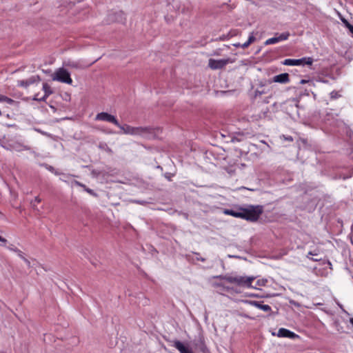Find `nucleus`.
Returning <instances> with one entry per match:
<instances>
[{
    "label": "nucleus",
    "instance_id": "1",
    "mask_svg": "<svg viewBox=\"0 0 353 353\" xmlns=\"http://www.w3.org/2000/svg\"><path fill=\"white\" fill-rule=\"evenodd\" d=\"M216 278L223 279L230 283L236 284L237 286L244 288H252V283L255 280V277L253 276H247L237 274L220 275L216 276Z\"/></svg>",
    "mask_w": 353,
    "mask_h": 353
},
{
    "label": "nucleus",
    "instance_id": "2",
    "mask_svg": "<svg viewBox=\"0 0 353 353\" xmlns=\"http://www.w3.org/2000/svg\"><path fill=\"white\" fill-rule=\"evenodd\" d=\"M263 213L261 205H249L247 208H241V219L252 222L256 221Z\"/></svg>",
    "mask_w": 353,
    "mask_h": 353
},
{
    "label": "nucleus",
    "instance_id": "3",
    "mask_svg": "<svg viewBox=\"0 0 353 353\" xmlns=\"http://www.w3.org/2000/svg\"><path fill=\"white\" fill-rule=\"evenodd\" d=\"M118 127L123 131V134L132 136L146 137L151 133V128L149 127H133L127 124H120V126Z\"/></svg>",
    "mask_w": 353,
    "mask_h": 353
},
{
    "label": "nucleus",
    "instance_id": "4",
    "mask_svg": "<svg viewBox=\"0 0 353 353\" xmlns=\"http://www.w3.org/2000/svg\"><path fill=\"white\" fill-rule=\"evenodd\" d=\"M52 80L67 83L69 85H71L72 83V79L70 77V72L63 68H59L54 72L52 77Z\"/></svg>",
    "mask_w": 353,
    "mask_h": 353
},
{
    "label": "nucleus",
    "instance_id": "5",
    "mask_svg": "<svg viewBox=\"0 0 353 353\" xmlns=\"http://www.w3.org/2000/svg\"><path fill=\"white\" fill-rule=\"evenodd\" d=\"M313 63V59L311 57H303L299 59H286L283 61L285 65H310Z\"/></svg>",
    "mask_w": 353,
    "mask_h": 353
},
{
    "label": "nucleus",
    "instance_id": "6",
    "mask_svg": "<svg viewBox=\"0 0 353 353\" xmlns=\"http://www.w3.org/2000/svg\"><path fill=\"white\" fill-rule=\"evenodd\" d=\"M232 62V60L230 58L221 59H210L208 66L212 70H219L223 68L227 64Z\"/></svg>",
    "mask_w": 353,
    "mask_h": 353
},
{
    "label": "nucleus",
    "instance_id": "7",
    "mask_svg": "<svg viewBox=\"0 0 353 353\" xmlns=\"http://www.w3.org/2000/svg\"><path fill=\"white\" fill-rule=\"evenodd\" d=\"M290 36V34L289 32H285L281 34L276 33L274 37L270 38L265 41V45H272L279 42L286 41L289 39Z\"/></svg>",
    "mask_w": 353,
    "mask_h": 353
},
{
    "label": "nucleus",
    "instance_id": "8",
    "mask_svg": "<svg viewBox=\"0 0 353 353\" xmlns=\"http://www.w3.org/2000/svg\"><path fill=\"white\" fill-rule=\"evenodd\" d=\"M95 120L107 121L114 124L117 127L120 126V123H119L116 117L112 114H108V112H102L98 113L96 115Z\"/></svg>",
    "mask_w": 353,
    "mask_h": 353
},
{
    "label": "nucleus",
    "instance_id": "9",
    "mask_svg": "<svg viewBox=\"0 0 353 353\" xmlns=\"http://www.w3.org/2000/svg\"><path fill=\"white\" fill-rule=\"evenodd\" d=\"M63 65L65 66L69 67L70 68H74L77 70H81L87 68L88 65L85 63L81 60H68L63 62Z\"/></svg>",
    "mask_w": 353,
    "mask_h": 353
},
{
    "label": "nucleus",
    "instance_id": "10",
    "mask_svg": "<svg viewBox=\"0 0 353 353\" xmlns=\"http://www.w3.org/2000/svg\"><path fill=\"white\" fill-rule=\"evenodd\" d=\"M6 149L16 152H22L23 150H30V148L21 142L15 141L9 143L6 147Z\"/></svg>",
    "mask_w": 353,
    "mask_h": 353
},
{
    "label": "nucleus",
    "instance_id": "11",
    "mask_svg": "<svg viewBox=\"0 0 353 353\" xmlns=\"http://www.w3.org/2000/svg\"><path fill=\"white\" fill-rule=\"evenodd\" d=\"M243 303L254 306L264 312H269L271 311V307L269 305L263 304L262 302L250 300H243Z\"/></svg>",
    "mask_w": 353,
    "mask_h": 353
},
{
    "label": "nucleus",
    "instance_id": "12",
    "mask_svg": "<svg viewBox=\"0 0 353 353\" xmlns=\"http://www.w3.org/2000/svg\"><path fill=\"white\" fill-rule=\"evenodd\" d=\"M277 336L282 338H288L291 339L299 338V336L298 334L285 328H280L278 330Z\"/></svg>",
    "mask_w": 353,
    "mask_h": 353
},
{
    "label": "nucleus",
    "instance_id": "13",
    "mask_svg": "<svg viewBox=\"0 0 353 353\" xmlns=\"http://www.w3.org/2000/svg\"><path fill=\"white\" fill-rule=\"evenodd\" d=\"M172 346L179 350L180 353H193L191 348L185 346L182 342L178 340L172 341Z\"/></svg>",
    "mask_w": 353,
    "mask_h": 353
},
{
    "label": "nucleus",
    "instance_id": "14",
    "mask_svg": "<svg viewBox=\"0 0 353 353\" xmlns=\"http://www.w3.org/2000/svg\"><path fill=\"white\" fill-rule=\"evenodd\" d=\"M37 79H39L38 76H32L26 80H19L17 81V85L23 88H28L29 85L33 84Z\"/></svg>",
    "mask_w": 353,
    "mask_h": 353
},
{
    "label": "nucleus",
    "instance_id": "15",
    "mask_svg": "<svg viewBox=\"0 0 353 353\" xmlns=\"http://www.w3.org/2000/svg\"><path fill=\"white\" fill-rule=\"evenodd\" d=\"M273 81L280 83H287L290 81L289 74L288 73H282L276 75L273 78Z\"/></svg>",
    "mask_w": 353,
    "mask_h": 353
},
{
    "label": "nucleus",
    "instance_id": "16",
    "mask_svg": "<svg viewBox=\"0 0 353 353\" xmlns=\"http://www.w3.org/2000/svg\"><path fill=\"white\" fill-rule=\"evenodd\" d=\"M298 103H299V101L296 99H292L291 100H289L286 103V105H287L286 108L288 109V108H291L292 112H295L297 114H299Z\"/></svg>",
    "mask_w": 353,
    "mask_h": 353
},
{
    "label": "nucleus",
    "instance_id": "17",
    "mask_svg": "<svg viewBox=\"0 0 353 353\" xmlns=\"http://www.w3.org/2000/svg\"><path fill=\"white\" fill-rule=\"evenodd\" d=\"M223 213L226 215H230L236 218H241V208L238 210H232V209H225L223 211Z\"/></svg>",
    "mask_w": 353,
    "mask_h": 353
},
{
    "label": "nucleus",
    "instance_id": "18",
    "mask_svg": "<svg viewBox=\"0 0 353 353\" xmlns=\"http://www.w3.org/2000/svg\"><path fill=\"white\" fill-rule=\"evenodd\" d=\"M43 90L44 91V95L41 97V99L46 101V99L52 93V90L51 87L47 83H43Z\"/></svg>",
    "mask_w": 353,
    "mask_h": 353
},
{
    "label": "nucleus",
    "instance_id": "19",
    "mask_svg": "<svg viewBox=\"0 0 353 353\" xmlns=\"http://www.w3.org/2000/svg\"><path fill=\"white\" fill-rule=\"evenodd\" d=\"M7 248L12 251V252H14L15 253L17 254V255L21 258V259H23V253L20 250H19L18 248H17L16 247H14L13 245H10L9 246L7 247Z\"/></svg>",
    "mask_w": 353,
    "mask_h": 353
},
{
    "label": "nucleus",
    "instance_id": "20",
    "mask_svg": "<svg viewBox=\"0 0 353 353\" xmlns=\"http://www.w3.org/2000/svg\"><path fill=\"white\" fill-rule=\"evenodd\" d=\"M216 286L221 287L223 288V290L226 291V292H232H232H234L236 293L240 292L237 290L234 289L233 287L225 286V285H222L221 283H217Z\"/></svg>",
    "mask_w": 353,
    "mask_h": 353
},
{
    "label": "nucleus",
    "instance_id": "21",
    "mask_svg": "<svg viewBox=\"0 0 353 353\" xmlns=\"http://www.w3.org/2000/svg\"><path fill=\"white\" fill-rule=\"evenodd\" d=\"M330 96L332 99H336L341 97V94L339 92L333 90L330 92Z\"/></svg>",
    "mask_w": 353,
    "mask_h": 353
},
{
    "label": "nucleus",
    "instance_id": "22",
    "mask_svg": "<svg viewBox=\"0 0 353 353\" xmlns=\"http://www.w3.org/2000/svg\"><path fill=\"white\" fill-rule=\"evenodd\" d=\"M199 343H201V350L203 353H207L208 352V349L205 346L203 341L201 338L199 339Z\"/></svg>",
    "mask_w": 353,
    "mask_h": 353
},
{
    "label": "nucleus",
    "instance_id": "23",
    "mask_svg": "<svg viewBox=\"0 0 353 353\" xmlns=\"http://www.w3.org/2000/svg\"><path fill=\"white\" fill-rule=\"evenodd\" d=\"M99 148L101 149V150H109L110 148L108 146L107 143H104V142H101L99 144Z\"/></svg>",
    "mask_w": 353,
    "mask_h": 353
},
{
    "label": "nucleus",
    "instance_id": "24",
    "mask_svg": "<svg viewBox=\"0 0 353 353\" xmlns=\"http://www.w3.org/2000/svg\"><path fill=\"white\" fill-rule=\"evenodd\" d=\"M42 165L43 167H45L50 172H52V173L55 172V170L56 169L53 166L50 165L46 164V163L43 164Z\"/></svg>",
    "mask_w": 353,
    "mask_h": 353
},
{
    "label": "nucleus",
    "instance_id": "25",
    "mask_svg": "<svg viewBox=\"0 0 353 353\" xmlns=\"http://www.w3.org/2000/svg\"><path fill=\"white\" fill-rule=\"evenodd\" d=\"M266 92H266L264 89H263V90H255V92H254V97H259V96H261V95H262V94H265Z\"/></svg>",
    "mask_w": 353,
    "mask_h": 353
},
{
    "label": "nucleus",
    "instance_id": "26",
    "mask_svg": "<svg viewBox=\"0 0 353 353\" xmlns=\"http://www.w3.org/2000/svg\"><path fill=\"white\" fill-rule=\"evenodd\" d=\"M256 40V38L254 35V33L253 32H251L250 34L249 35V37H248V43L251 44L252 43H253L254 41Z\"/></svg>",
    "mask_w": 353,
    "mask_h": 353
},
{
    "label": "nucleus",
    "instance_id": "27",
    "mask_svg": "<svg viewBox=\"0 0 353 353\" xmlns=\"http://www.w3.org/2000/svg\"><path fill=\"white\" fill-rule=\"evenodd\" d=\"M267 282V279H260L257 281L256 284L259 286H264L266 285Z\"/></svg>",
    "mask_w": 353,
    "mask_h": 353
},
{
    "label": "nucleus",
    "instance_id": "28",
    "mask_svg": "<svg viewBox=\"0 0 353 353\" xmlns=\"http://www.w3.org/2000/svg\"><path fill=\"white\" fill-rule=\"evenodd\" d=\"M84 190L88 192L91 195H93V196H97L96 193L94 192L93 190L92 189H90L88 188H86V186L85 185V188H83Z\"/></svg>",
    "mask_w": 353,
    "mask_h": 353
},
{
    "label": "nucleus",
    "instance_id": "29",
    "mask_svg": "<svg viewBox=\"0 0 353 353\" xmlns=\"http://www.w3.org/2000/svg\"><path fill=\"white\" fill-rule=\"evenodd\" d=\"M6 103H7L10 105H14V104L17 103V102L14 100L10 99L9 97L7 98Z\"/></svg>",
    "mask_w": 353,
    "mask_h": 353
},
{
    "label": "nucleus",
    "instance_id": "30",
    "mask_svg": "<svg viewBox=\"0 0 353 353\" xmlns=\"http://www.w3.org/2000/svg\"><path fill=\"white\" fill-rule=\"evenodd\" d=\"M35 130H36L37 132H38L39 133H40V134H43V135L50 137V134H48V132H44V131H43V130H40V129H35Z\"/></svg>",
    "mask_w": 353,
    "mask_h": 353
},
{
    "label": "nucleus",
    "instance_id": "31",
    "mask_svg": "<svg viewBox=\"0 0 353 353\" xmlns=\"http://www.w3.org/2000/svg\"><path fill=\"white\" fill-rule=\"evenodd\" d=\"M8 97L0 94V102H5L6 101Z\"/></svg>",
    "mask_w": 353,
    "mask_h": 353
},
{
    "label": "nucleus",
    "instance_id": "32",
    "mask_svg": "<svg viewBox=\"0 0 353 353\" xmlns=\"http://www.w3.org/2000/svg\"><path fill=\"white\" fill-rule=\"evenodd\" d=\"M250 45V43H248V41H246V42H245V43H242V44H241V48H243V49H245V48H247Z\"/></svg>",
    "mask_w": 353,
    "mask_h": 353
},
{
    "label": "nucleus",
    "instance_id": "33",
    "mask_svg": "<svg viewBox=\"0 0 353 353\" xmlns=\"http://www.w3.org/2000/svg\"><path fill=\"white\" fill-rule=\"evenodd\" d=\"M33 100L38 101H43V100L41 99V97H39V94H38L34 95V97L33 98Z\"/></svg>",
    "mask_w": 353,
    "mask_h": 353
},
{
    "label": "nucleus",
    "instance_id": "34",
    "mask_svg": "<svg viewBox=\"0 0 353 353\" xmlns=\"http://www.w3.org/2000/svg\"><path fill=\"white\" fill-rule=\"evenodd\" d=\"M24 262L26 263V265L30 267V262L28 259H27L24 256H23V259H22Z\"/></svg>",
    "mask_w": 353,
    "mask_h": 353
},
{
    "label": "nucleus",
    "instance_id": "35",
    "mask_svg": "<svg viewBox=\"0 0 353 353\" xmlns=\"http://www.w3.org/2000/svg\"><path fill=\"white\" fill-rule=\"evenodd\" d=\"M41 201V199L39 197V196H36L34 199V201L32 202V203L33 202H35L37 203H39Z\"/></svg>",
    "mask_w": 353,
    "mask_h": 353
},
{
    "label": "nucleus",
    "instance_id": "36",
    "mask_svg": "<svg viewBox=\"0 0 353 353\" xmlns=\"http://www.w3.org/2000/svg\"><path fill=\"white\" fill-rule=\"evenodd\" d=\"M74 183H75L77 185H78V186L85 188V185L82 184V183H80L79 181H74Z\"/></svg>",
    "mask_w": 353,
    "mask_h": 353
},
{
    "label": "nucleus",
    "instance_id": "37",
    "mask_svg": "<svg viewBox=\"0 0 353 353\" xmlns=\"http://www.w3.org/2000/svg\"><path fill=\"white\" fill-rule=\"evenodd\" d=\"M0 241L3 242V243H6L7 240L5 238H3L1 236H0Z\"/></svg>",
    "mask_w": 353,
    "mask_h": 353
},
{
    "label": "nucleus",
    "instance_id": "38",
    "mask_svg": "<svg viewBox=\"0 0 353 353\" xmlns=\"http://www.w3.org/2000/svg\"><path fill=\"white\" fill-rule=\"evenodd\" d=\"M233 46L236 48H239V47L241 48V43H234V44H233Z\"/></svg>",
    "mask_w": 353,
    "mask_h": 353
},
{
    "label": "nucleus",
    "instance_id": "39",
    "mask_svg": "<svg viewBox=\"0 0 353 353\" xmlns=\"http://www.w3.org/2000/svg\"><path fill=\"white\" fill-rule=\"evenodd\" d=\"M165 178H167L169 181H170V174L169 173H165Z\"/></svg>",
    "mask_w": 353,
    "mask_h": 353
},
{
    "label": "nucleus",
    "instance_id": "40",
    "mask_svg": "<svg viewBox=\"0 0 353 353\" xmlns=\"http://www.w3.org/2000/svg\"><path fill=\"white\" fill-rule=\"evenodd\" d=\"M197 260L201 261H202V262H204V261H205V259L204 258H202V257H201V258H197Z\"/></svg>",
    "mask_w": 353,
    "mask_h": 353
},
{
    "label": "nucleus",
    "instance_id": "41",
    "mask_svg": "<svg viewBox=\"0 0 353 353\" xmlns=\"http://www.w3.org/2000/svg\"><path fill=\"white\" fill-rule=\"evenodd\" d=\"M63 177L61 178L60 179L62 180L63 181H65L66 180L65 178L66 177V175L63 174Z\"/></svg>",
    "mask_w": 353,
    "mask_h": 353
},
{
    "label": "nucleus",
    "instance_id": "42",
    "mask_svg": "<svg viewBox=\"0 0 353 353\" xmlns=\"http://www.w3.org/2000/svg\"><path fill=\"white\" fill-rule=\"evenodd\" d=\"M53 174H54L55 175H60L61 173L59 172H58L57 170H55V172H53Z\"/></svg>",
    "mask_w": 353,
    "mask_h": 353
},
{
    "label": "nucleus",
    "instance_id": "43",
    "mask_svg": "<svg viewBox=\"0 0 353 353\" xmlns=\"http://www.w3.org/2000/svg\"><path fill=\"white\" fill-rule=\"evenodd\" d=\"M306 82H307V81H306V80L302 79V80L301 81V82H300V83H301V84H304V83H305Z\"/></svg>",
    "mask_w": 353,
    "mask_h": 353
},
{
    "label": "nucleus",
    "instance_id": "44",
    "mask_svg": "<svg viewBox=\"0 0 353 353\" xmlns=\"http://www.w3.org/2000/svg\"><path fill=\"white\" fill-rule=\"evenodd\" d=\"M286 139L288 140V141H292L293 140L292 137H288L286 138Z\"/></svg>",
    "mask_w": 353,
    "mask_h": 353
},
{
    "label": "nucleus",
    "instance_id": "45",
    "mask_svg": "<svg viewBox=\"0 0 353 353\" xmlns=\"http://www.w3.org/2000/svg\"><path fill=\"white\" fill-rule=\"evenodd\" d=\"M350 323L352 324V325L353 326V317L350 319Z\"/></svg>",
    "mask_w": 353,
    "mask_h": 353
},
{
    "label": "nucleus",
    "instance_id": "46",
    "mask_svg": "<svg viewBox=\"0 0 353 353\" xmlns=\"http://www.w3.org/2000/svg\"><path fill=\"white\" fill-rule=\"evenodd\" d=\"M135 203L142 204L143 202L140 201H136Z\"/></svg>",
    "mask_w": 353,
    "mask_h": 353
},
{
    "label": "nucleus",
    "instance_id": "47",
    "mask_svg": "<svg viewBox=\"0 0 353 353\" xmlns=\"http://www.w3.org/2000/svg\"><path fill=\"white\" fill-rule=\"evenodd\" d=\"M308 254H312V255H313V254H312V252H310Z\"/></svg>",
    "mask_w": 353,
    "mask_h": 353
}]
</instances>
